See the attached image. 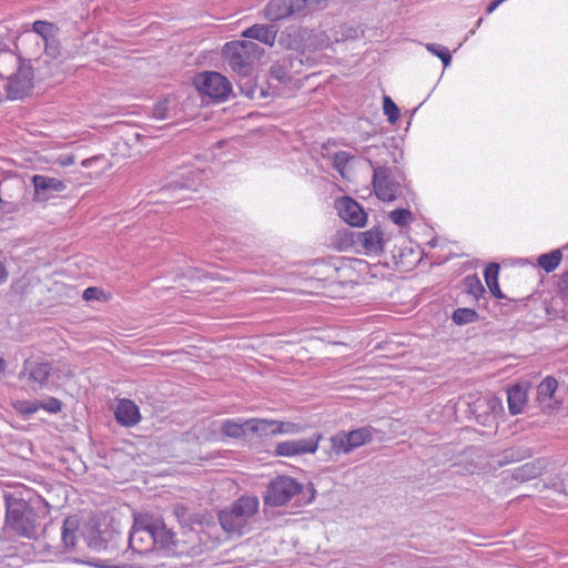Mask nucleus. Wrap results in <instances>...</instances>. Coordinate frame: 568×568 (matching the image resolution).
Wrapping results in <instances>:
<instances>
[{"instance_id": "40", "label": "nucleus", "mask_w": 568, "mask_h": 568, "mask_svg": "<svg viewBox=\"0 0 568 568\" xmlns=\"http://www.w3.org/2000/svg\"><path fill=\"white\" fill-rule=\"evenodd\" d=\"M40 409H44L48 413L57 414L62 409V403L54 397H50L45 400H41Z\"/></svg>"}, {"instance_id": "7", "label": "nucleus", "mask_w": 568, "mask_h": 568, "mask_svg": "<svg viewBox=\"0 0 568 568\" xmlns=\"http://www.w3.org/2000/svg\"><path fill=\"white\" fill-rule=\"evenodd\" d=\"M373 169V187L376 196L384 202H392L403 192L402 182L394 175L389 168L376 165L368 160Z\"/></svg>"}, {"instance_id": "20", "label": "nucleus", "mask_w": 568, "mask_h": 568, "mask_svg": "<svg viewBox=\"0 0 568 568\" xmlns=\"http://www.w3.org/2000/svg\"><path fill=\"white\" fill-rule=\"evenodd\" d=\"M527 387L520 384H517L508 389V409L511 415L520 414L527 403Z\"/></svg>"}, {"instance_id": "24", "label": "nucleus", "mask_w": 568, "mask_h": 568, "mask_svg": "<svg viewBox=\"0 0 568 568\" xmlns=\"http://www.w3.org/2000/svg\"><path fill=\"white\" fill-rule=\"evenodd\" d=\"M222 432L233 438H240L244 437L247 432H250L248 427L246 426V420L237 422L234 419H227L222 424L221 427Z\"/></svg>"}, {"instance_id": "1", "label": "nucleus", "mask_w": 568, "mask_h": 568, "mask_svg": "<svg viewBox=\"0 0 568 568\" xmlns=\"http://www.w3.org/2000/svg\"><path fill=\"white\" fill-rule=\"evenodd\" d=\"M132 551L140 555L159 554L172 556L176 552L175 535L162 519L146 514L135 517L129 537Z\"/></svg>"}, {"instance_id": "17", "label": "nucleus", "mask_w": 568, "mask_h": 568, "mask_svg": "<svg viewBox=\"0 0 568 568\" xmlns=\"http://www.w3.org/2000/svg\"><path fill=\"white\" fill-rule=\"evenodd\" d=\"M474 412L478 413V418L483 417L480 423L486 425L490 422V418H496L504 412L503 402L493 395L484 396L475 403Z\"/></svg>"}, {"instance_id": "32", "label": "nucleus", "mask_w": 568, "mask_h": 568, "mask_svg": "<svg viewBox=\"0 0 568 568\" xmlns=\"http://www.w3.org/2000/svg\"><path fill=\"white\" fill-rule=\"evenodd\" d=\"M452 318L456 324L464 325L474 322L477 318V313L471 308H457Z\"/></svg>"}, {"instance_id": "2", "label": "nucleus", "mask_w": 568, "mask_h": 568, "mask_svg": "<svg viewBox=\"0 0 568 568\" xmlns=\"http://www.w3.org/2000/svg\"><path fill=\"white\" fill-rule=\"evenodd\" d=\"M0 75L7 79V91L10 99L27 95L33 87V71L29 64L10 50H3L0 42Z\"/></svg>"}, {"instance_id": "42", "label": "nucleus", "mask_w": 568, "mask_h": 568, "mask_svg": "<svg viewBox=\"0 0 568 568\" xmlns=\"http://www.w3.org/2000/svg\"><path fill=\"white\" fill-rule=\"evenodd\" d=\"M100 291L97 287H88L83 292V298L85 301H95L100 297Z\"/></svg>"}, {"instance_id": "38", "label": "nucleus", "mask_w": 568, "mask_h": 568, "mask_svg": "<svg viewBox=\"0 0 568 568\" xmlns=\"http://www.w3.org/2000/svg\"><path fill=\"white\" fill-rule=\"evenodd\" d=\"M169 99L159 100L153 106V116L158 120H165L169 118Z\"/></svg>"}, {"instance_id": "14", "label": "nucleus", "mask_w": 568, "mask_h": 568, "mask_svg": "<svg viewBox=\"0 0 568 568\" xmlns=\"http://www.w3.org/2000/svg\"><path fill=\"white\" fill-rule=\"evenodd\" d=\"M302 0H271L264 8V16L270 21H278L302 12Z\"/></svg>"}, {"instance_id": "12", "label": "nucleus", "mask_w": 568, "mask_h": 568, "mask_svg": "<svg viewBox=\"0 0 568 568\" xmlns=\"http://www.w3.org/2000/svg\"><path fill=\"white\" fill-rule=\"evenodd\" d=\"M51 372V366L47 362H39L37 359H26L23 367L19 373L20 379H27L33 389L42 388L45 386L48 377Z\"/></svg>"}, {"instance_id": "23", "label": "nucleus", "mask_w": 568, "mask_h": 568, "mask_svg": "<svg viewBox=\"0 0 568 568\" xmlns=\"http://www.w3.org/2000/svg\"><path fill=\"white\" fill-rule=\"evenodd\" d=\"M541 474V466L538 463H526L514 470V478L519 481H527Z\"/></svg>"}, {"instance_id": "50", "label": "nucleus", "mask_w": 568, "mask_h": 568, "mask_svg": "<svg viewBox=\"0 0 568 568\" xmlns=\"http://www.w3.org/2000/svg\"><path fill=\"white\" fill-rule=\"evenodd\" d=\"M91 159H85L82 161V166L88 168L90 165Z\"/></svg>"}, {"instance_id": "29", "label": "nucleus", "mask_w": 568, "mask_h": 568, "mask_svg": "<svg viewBox=\"0 0 568 568\" xmlns=\"http://www.w3.org/2000/svg\"><path fill=\"white\" fill-rule=\"evenodd\" d=\"M424 47L429 53H432L440 59L444 68H447L450 64L452 54H450L448 48H446L442 44H438V43H425Z\"/></svg>"}, {"instance_id": "4", "label": "nucleus", "mask_w": 568, "mask_h": 568, "mask_svg": "<svg viewBox=\"0 0 568 568\" xmlns=\"http://www.w3.org/2000/svg\"><path fill=\"white\" fill-rule=\"evenodd\" d=\"M264 54V49L250 40H236L224 44L223 55L234 72L248 77L255 60Z\"/></svg>"}, {"instance_id": "22", "label": "nucleus", "mask_w": 568, "mask_h": 568, "mask_svg": "<svg viewBox=\"0 0 568 568\" xmlns=\"http://www.w3.org/2000/svg\"><path fill=\"white\" fill-rule=\"evenodd\" d=\"M78 526V520L73 517H69L63 521L61 539L65 549H71L75 546Z\"/></svg>"}, {"instance_id": "35", "label": "nucleus", "mask_w": 568, "mask_h": 568, "mask_svg": "<svg viewBox=\"0 0 568 568\" xmlns=\"http://www.w3.org/2000/svg\"><path fill=\"white\" fill-rule=\"evenodd\" d=\"M276 435H296L303 432L304 427L301 424L293 422H281L276 420Z\"/></svg>"}, {"instance_id": "19", "label": "nucleus", "mask_w": 568, "mask_h": 568, "mask_svg": "<svg viewBox=\"0 0 568 568\" xmlns=\"http://www.w3.org/2000/svg\"><path fill=\"white\" fill-rule=\"evenodd\" d=\"M115 418L123 426H133L140 420L139 407L130 399H122L116 406Z\"/></svg>"}, {"instance_id": "27", "label": "nucleus", "mask_w": 568, "mask_h": 568, "mask_svg": "<svg viewBox=\"0 0 568 568\" xmlns=\"http://www.w3.org/2000/svg\"><path fill=\"white\" fill-rule=\"evenodd\" d=\"M288 60H278L271 67V74L281 83L291 81V71L288 70Z\"/></svg>"}, {"instance_id": "31", "label": "nucleus", "mask_w": 568, "mask_h": 568, "mask_svg": "<svg viewBox=\"0 0 568 568\" xmlns=\"http://www.w3.org/2000/svg\"><path fill=\"white\" fill-rule=\"evenodd\" d=\"M41 400H17L13 404L14 409L22 415H32L40 409Z\"/></svg>"}, {"instance_id": "16", "label": "nucleus", "mask_w": 568, "mask_h": 568, "mask_svg": "<svg viewBox=\"0 0 568 568\" xmlns=\"http://www.w3.org/2000/svg\"><path fill=\"white\" fill-rule=\"evenodd\" d=\"M32 183L36 201H47L52 193L62 192L67 187L61 180L47 175H33Z\"/></svg>"}, {"instance_id": "15", "label": "nucleus", "mask_w": 568, "mask_h": 568, "mask_svg": "<svg viewBox=\"0 0 568 568\" xmlns=\"http://www.w3.org/2000/svg\"><path fill=\"white\" fill-rule=\"evenodd\" d=\"M358 250L366 255H378L383 252L384 234L378 227L358 232L353 240Z\"/></svg>"}, {"instance_id": "11", "label": "nucleus", "mask_w": 568, "mask_h": 568, "mask_svg": "<svg viewBox=\"0 0 568 568\" xmlns=\"http://www.w3.org/2000/svg\"><path fill=\"white\" fill-rule=\"evenodd\" d=\"M536 400L545 413H552L559 409L562 398L558 389V382L551 376L545 377L536 390Z\"/></svg>"}, {"instance_id": "5", "label": "nucleus", "mask_w": 568, "mask_h": 568, "mask_svg": "<svg viewBox=\"0 0 568 568\" xmlns=\"http://www.w3.org/2000/svg\"><path fill=\"white\" fill-rule=\"evenodd\" d=\"M374 437L373 427H361L351 432H339L331 436L329 447L323 449L325 462H334L341 455H347L356 448L369 444Z\"/></svg>"}, {"instance_id": "47", "label": "nucleus", "mask_w": 568, "mask_h": 568, "mask_svg": "<svg viewBox=\"0 0 568 568\" xmlns=\"http://www.w3.org/2000/svg\"><path fill=\"white\" fill-rule=\"evenodd\" d=\"M560 287L564 294L568 296V273L564 275Z\"/></svg>"}, {"instance_id": "13", "label": "nucleus", "mask_w": 568, "mask_h": 568, "mask_svg": "<svg viewBox=\"0 0 568 568\" xmlns=\"http://www.w3.org/2000/svg\"><path fill=\"white\" fill-rule=\"evenodd\" d=\"M335 209L339 217L352 226H363L367 220V215L362 206L348 196L336 200Z\"/></svg>"}, {"instance_id": "3", "label": "nucleus", "mask_w": 568, "mask_h": 568, "mask_svg": "<svg viewBox=\"0 0 568 568\" xmlns=\"http://www.w3.org/2000/svg\"><path fill=\"white\" fill-rule=\"evenodd\" d=\"M258 505L257 497L242 496L231 508L219 514L222 528L230 535H243L247 531L248 521L256 514Z\"/></svg>"}, {"instance_id": "6", "label": "nucleus", "mask_w": 568, "mask_h": 568, "mask_svg": "<svg viewBox=\"0 0 568 568\" xmlns=\"http://www.w3.org/2000/svg\"><path fill=\"white\" fill-rule=\"evenodd\" d=\"M38 516L22 499L7 501L6 525L16 534L32 539L38 536Z\"/></svg>"}, {"instance_id": "25", "label": "nucleus", "mask_w": 568, "mask_h": 568, "mask_svg": "<svg viewBox=\"0 0 568 568\" xmlns=\"http://www.w3.org/2000/svg\"><path fill=\"white\" fill-rule=\"evenodd\" d=\"M354 158L347 151H338L332 155V165L343 178H347V165Z\"/></svg>"}, {"instance_id": "48", "label": "nucleus", "mask_w": 568, "mask_h": 568, "mask_svg": "<svg viewBox=\"0 0 568 568\" xmlns=\"http://www.w3.org/2000/svg\"><path fill=\"white\" fill-rule=\"evenodd\" d=\"M6 367H7L6 361L1 357L0 358V377L4 374Z\"/></svg>"}, {"instance_id": "43", "label": "nucleus", "mask_w": 568, "mask_h": 568, "mask_svg": "<svg viewBox=\"0 0 568 568\" xmlns=\"http://www.w3.org/2000/svg\"><path fill=\"white\" fill-rule=\"evenodd\" d=\"M8 278V271L6 268L4 262L0 257V284L4 283Z\"/></svg>"}, {"instance_id": "44", "label": "nucleus", "mask_w": 568, "mask_h": 568, "mask_svg": "<svg viewBox=\"0 0 568 568\" xmlns=\"http://www.w3.org/2000/svg\"><path fill=\"white\" fill-rule=\"evenodd\" d=\"M490 293L497 297V298H504V294L503 292L500 291V287H499V284H495V285H491V287H488Z\"/></svg>"}, {"instance_id": "36", "label": "nucleus", "mask_w": 568, "mask_h": 568, "mask_svg": "<svg viewBox=\"0 0 568 568\" xmlns=\"http://www.w3.org/2000/svg\"><path fill=\"white\" fill-rule=\"evenodd\" d=\"M389 219L395 224L399 226H405L412 221L413 216L409 210L396 209L389 213Z\"/></svg>"}, {"instance_id": "30", "label": "nucleus", "mask_w": 568, "mask_h": 568, "mask_svg": "<svg viewBox=\"0 0 568 568\" xmlns=\"http://www.w3.org/2000/svg\"><path fill=\"white\" fill-rule=\"evenodd\" d=\"M32 30L42 39L43 42L54 38L55 34V27L52 23L41 20L33 22Z\"/></svg>"}, {"instance_id": "37", "label": "nucleus", "mask_w": 568, "mask_h": 568, "mask_svg": "<svg viewBox=\"0 0 568 568\" xmlns=\"http://www.w3.org/2000/svg\"><path fill=\"white\" fill-rule=\"evenodd\" d=\"M498 273H499V265L496 263H491L488 266H486L484 272V277L487 287H491V285H495L498 283Z\"/></svg>"}, {"instance_id": "10", "label": "nucleus", "mask_w": 568, "mask_h": 568, "mask_svg": "<svg viewBox=\"0 0 568 568\" xmlns=\"http://www.w3.org/2000/svg\"><path fill=\"white\" fill-rule=\"evenodd\" d=\"M323 435L315 433L308 438L284 440L276 445L275 455L281 457H295L306 454H314L318 449Z\"/></svg>"}, {"instance_id": "8", "label": "nucleus", "mask_w": 568, "mask_h": 568, "mask_svg": "<svg viewBox=\"0 0 568 568\" xmlns=\"http://www.w3.org/2000/svg\"><path fill=\"white\" fill-rule=\"evenodd\" d=\"M302 484L290 476H277L272 479L264 495L268 506H282L302 491Z\"/></svg>"}, {"instance_id": "41", "label": "nucleus", "mask_w": 568, "mask_h": 568, "mask_svg": "<svg viewBox=\"0 0 568 568\" xmlns=\"http://www.w3.org/2000/svg\"><path fill=\"white\" fill-rule=\"evenodd\" d=\"M44 49L48 55L55 58L59 52V45L55 42L54 38H51L49 41H44Z\"/></svg>"}, {"instance_id": "28", "label": "nucleus", "mask_w": 568, "mask_h": 568, "mask_svg": "<svg viewBox=\"0 0 568 568\" xmlns=\"http://www.w3.org/2000/svg\"><path fill=\"white\" fill-rule=\"evenodd\" d=\"M464 290L467 294L474 296L476 300L483 295L485 288L476 275L466 276L464 280Z\"/></svg>"}, {"instance_id": "21", "label": "nucleus", "mask_w": 568, "mask_h": 568, "mask_svg": "<svg viewBox=\"0 0 568 568\" xmlns=\"http://www.w3.org/2000/svg\"><path fill=\"white\" fill-rule=\"evenodd\" d=\"M246 426L251 433H256L260 436H275L276 435V420L275 419H246Z\"/></svg>"}, {"instance_id": "18", "label": "nucleus", "mask_w": 568, "mask_h": 568, "mask_svg": "<svg viewBox=\"0 0 568 568\" xmlns=\"http://www.w3.org/2000/svg\"><path fill=\"white\" fill-rule=\"evenodd\" d=\"M277 32V28L273 24H254L245 29L242 32V37L246 39H254L268 47H273Z\"/></svg>"}, {"instance_id": "51", "label": "nucleus", "mask_w": 568, "mask_h": 568, "mask_svg": "<svg viewBox=\"0 0 568 568\" xmlns=\"http://www.w3.org/2000/svg\"><path fill=\"white\" fill-rule=\"evenodd\" d=\"M475 469V466L470 465L469 469H467L468 473H473Z\"/></svg>"}, {"instance_id": "46", "label": "nucleus", "mask_w": 568, "mask_h": 568, "mask_svg": "<svg viewBox=\"0 0 568 568\" xmlns=\"http://www.w3.org/2000/svg\"><path fill=\"white\" fill-rule=\"evenodd\" d=\"M505 0H493L487 7V13L494 12Z\"/></svg>"}, {"instance_id": "26", "label": "nucleus", "mask_w": 568, "mask_h": 568, "mask_svg": "<svg viewBox=\"0 0 568 568\" xmlns=\"http://www.w3.org/2000/svg\"><path fill=\"white\" fill-rule=\"evenodd\" d=\"M561 261V252L559 250L551 251L547 254H541L538 257V265L546 272H552Z\"/></svg>"}, {"instance_id": "49", "label": "nucleus", "mask_w": 568, "mask_h": 568, "mask_svg": "<svg viewBox=\"0 0 568 568\" xmlns=\"http://www.w3.org/2000/svg\"><path fill=\"white\" fill-rule=\"evenodd\" d=\"M73 161H74V158L70 155V156H67L63 161H61V164L62 165H70V164L73 163Z\"/></svg>"}, {"instance_id": "39", "label": "nucleus", "mask_w": 568, "mask_h": 568, "mask_svg": "<svg viewBox=\"0 0 568 568\" xmlns=\"http://www.w3.org/2000/svg\"><path fill=\"white\" fill-rule=\"evenodd\" d=\"M282 60H288L291 63H288V70L291 71V80L296 74L303 73V59L301 54H296L295 57H285Z\"/></svg>"}, {"instance_id": "52", "label": "nucleus", "mask_w": 568, "mask_h": 568, "mask_svg": "<svg viewBox=\"0 0 568 568\" xmlns=\"http://www.w3.org/2000/svg\"><path fill=\"white\" fill-rule=\"evenodd\" d=\"M14 182L17 183V185L20 187L21 186V181L20 180H14Z\"/></svg>"}, {"instance_id": "9", "label": "nucleus", "mask_w": 568, "mask_h": 568, "mask_svg": "<svg viewBox=\"0 0 568 568\" xmlns=\"http://www.w3.org/2000/svg\"><path fill=\"white\" fill-rule=\"evenodd\" d=\"M194 84L199 92L216 102L226 100L232 91L230 81L217 72H204L196 75Z\"/></svg>"}, {"instance_id": "45", "label": "nucleus", "mask_w": 568, "mask_h": 568, "mask_svg": "<svg viewBox=\"0 0 568 568\" xmlns=\"http://www.w3.org/2000/svg\"><path fill=\"white\" fill-rule=\"evenodd\" d=\"M490 293L497 297V298H504V294L503 292L500 291V287H499V284H495V285H491V287H488Z\"/></svg>"}, {"instance_id": "34", "label": "nucleus", "mask_w": 568, "mask_h": 568, "mask_svg": "<svg viewBox=\"0 0 568 568\" xmlns=\"http://www.w3.org/2000/svg\"><path fill=\"white\" fill-rule=\"evenodd\" d=\"M197 180H199V174L190 171L187 176H185V178L183 176V181H181V182L178 180L171 181L170 186H172L174 189H189V190L193 189V190H195L196 185H197Z\"/></svg>"}, {"instance_id": "33", "label": "nucleus", "mask_w": 568, "mask_h": 568, "mask_svg": "<svg viewBox=\"0 0 568 568\" xmlns=\"http://www.w3.org/2000/svg\"><path fill=\"white\" fill-rule=\"evenodd\" d=\"M383 110L389 123L395 124L398 121L399 109L388 95L383 99Z\"/></svg>"}]
</instances>
